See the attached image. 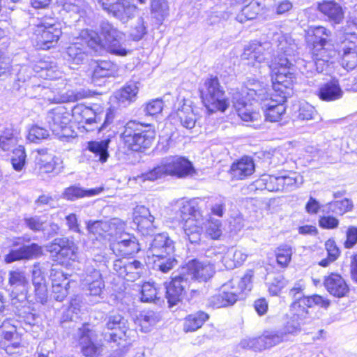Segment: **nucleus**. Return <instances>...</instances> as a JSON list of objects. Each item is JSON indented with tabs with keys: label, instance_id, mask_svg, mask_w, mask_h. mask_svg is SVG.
<instances>
[{
	"label": "nucleus",
	"instance_id": "20",
	"mask_svg": "<svg viewBox=\"0 0 357 357\" xmlns=\"http://www.w3.org/2000/svg\"><path fill=\"white\" fill-rule=\"evenodd\" d=\"M47 248L49 252H55L58 257L64 260L75 261L77 258L78 248L73 241L68 238H56Z\"/></svg>",
	"mask_w": 357,
	"mask_h": 357
},
{
	"label": "nucleus",
	"instance_id": "15",
	"mask_svg": "<svg viewBox=\"0 0 357 357\" xmlns=\"http://www.w3.org/2000/svg\"><path fill=\"white\" fill-rule=\"evenodd\" d=\"M239 298L240 290L235 288L234 281L231 280L208 298V305L213 308L226 307L233 305Z\"/></svg>",
	"mask_w": 357,
	"mask_h": 357
},
{
	"label": "nucleus",
	"instance_id": "51",
	"mask_svg": "<svg viewBox=\"0 0 357 357\" xmlns=\"http://www.w3.org/2000/svg\"><path fill=\"white\" fill-rule=\"evenodd\" d=\"M165 176H167V174L162 161L161 160L160 162L152 169L137 176L136 180L142 182L146 181H154Z\"/></svg>",
	"mask_w": 357,
	"mask_h": 357
},
{
	"label": "nucleus",
	"instance_id": "9",
	"mask_svg": "<svg viewBox=\"0 0 357 357\" xmlns=\"http://www.w3.org/2000/svg\"><path fill=\"white\" fill-rule=\"evenodd\" d=\"M8 284L11 289L12 303L19 307H25L31 296H28L29 280L26 273L16 269L8 272Z\"/></svg>",
	"mask_w": 357,
	"mask_h": 357
},
{
	"label": "nucleus",
	"instance_id": "21",
	"mask_svg": "<svg viewBox=\"0 0 357 357\" xmlns=\"http://www.w3.org/2000/svg\"><path fill=\"white\" fill-rule=\"evenodd\" d=\"M134 221L143 235H152L155 229V215L144 206H137L134 213Z\"/></svg>",
	"mask_w": 357,
	"mask_h": 357
},
{
	"label": "nucleus",
	"instance_id": "43",
	"mask_svg": "<svg viewBox=\"0 0 357 357\" xmlns=\"http://www.w3.org/2000/svg\"><path fill=\"white\" fill-rule=\"evenodd\" d=\"M109 139L100 141H91L88 142L87 149L95 154V157L102 163L105 162L109 157L108 146Z\"/></svg>",
	"mask_w": 357,
	"mask_h": 357
},
{
	"label": "nucleus",
	"instance_id": "40",
	"mask_svg": "<svg viewBox=\"0 0 357 357\" xmlns=\"http://www.w3.org/2000/svg\"><path fill=\"white\" fill-rule=\"evenodd\" d=\"M52 296L57 301H63L68 294L70 282L64 278L62 273H57L52 276Z\"/></svg>",
	"mask_w": 357,
	"mask_h": 357
},
{
	"label": "nucleus",
	"instance_id": "64",
	"mask_svg": "<svg viewBox=\"0 0 357 357\" xmlns=\"http://www.w3.org/2000/svg\"><path fill=\"white\" fill-rule=\"evenodd\" d=\"M303 303L306 304L307 307H312L317 305L324 309H327L331 305L329 299L318 294L306 296L304 298Z\"/></svg>",
	"mask_w": 357,
	"mask_h": 357
},
{
	"label": "nucleus",
	"instance_id": "14",
	"mask_svg": "<svg viewBox=\"0 0 357 357\" xmlns=\"http://www.w3.org/2000/svg\"><path fill=\"white\" fill-rule=\"evenodd\" d=\"M105 328L112 331L105 333V338L108 341L116 342L117 339L126 340L135 333L129 329L128 321L119 314H110L107 317Z\"/></svg>",
	"mask_w": 357,
	"mask_h": 357
},
{
	"label": "nucleus",
	"instance_id": "50",
	"mask_svg": "<svg viewBox=\"0 0 357 357\" xmlns=\"http://www.w3.org/2000/svg\"><path fill=\"white\" fill-rule=\"evenodd\" d=\"M106 222L108 225L107 229H105L106 240L109 241H112L113 238L121 234L125 229L126 224L119 218H112Z\"/></svg>",
	"mask_w": 357,
	"mask_h": 357
},
{
	"label": "nucleus",
	"instance_id": "35",
	"mask_svg": "<svg viewBox=\"0 0 357 357\" xmlns=\"http://www.w3.org/2000/svg\"><path fill=\"white\" fill-rule=\"evenodd\" d=\"M317 95L321 100L327 102L335 101L342 97L343 91L338 81L333 79L320 86Z\"/></svg>",
	"mask_w": 357,
	"mask_h": 357
},
{
	"label": "nucleus",
	"instance_id": "37",
	"mask_svg": "<svg viewBox=\"0 0 357 357\" xmlns=\"http://www.w3.org/2000/svg\"><path fill=\"white\" fill-rule=\"evenodd\" d=\"M92 331L83 329L79 339L81 352L86 357H96L100 353V347L92 340Z\"/></svg>",
	"mask_w": 357,
	"mask_h": 357
},
{
	"label": "nucleus",
	"instance_id": "32",
	"mask_svg": "<svg viewBox=\"0 0 357 357\" xmlns=\"http://www.w3.org/2000/svg\"><path fill=\"white\" fill-rule=\"evenodd\" d=\"M132 0H117L107 11L112 13L115 17L123 22L134 17L137 7L132 2Z\"/></svg>",
	"mask_w": 357,
	"mask_h": 357
},
{
	"label": "nucleus",
	"instance_id": "31",
	"mask_svg": "<svg viewBox=\"0 0 357 357\" xmlns=\"http://www.w3.org/2000/svg\"><path fill=\"white\" fill-rule=\"evenodd\" d=\"M184 233V238L192 244H199L203 231V218H199L186 220L181 223Z\"/></svg>",
	"mask_w": 357,
	"mask_h": 357
},
{
	"label": "nucleus",
	"instance_id": "4",
	"mask_svg": "<svg viewBox=\"0 0 357 357\" xmlns=\"http://www.w3.org/2000/svg\"><path fill=\"white\" fill-rule=\"evenodd\" d=\"M174 251V241L167 233H160L155 235L150 243L147 256L152 260L155 269L167 273L177 262L172 255Z\"/></svg>",
	"mask_w": 357,
	"mask_h": 357
},
{
	"label": "nucleus",
	"instance_id": "44",
	"mask_svg": "<svg viewBox=\"0 0 357 357\" xmlns=\"http://www.w3.org/2000/svg\"><path fill=\"white\" fill-rule=\"evenodd\" d=\"M322 211L326 213H335L337 215H343L347 211H349L353 208L351 201L349 199H344L340 201H334L327 203L322 206Z\"/></svg>",
	"mask_w": 357,
	"mask_h": 357
},
{
	"label": "nucleus",
	"instance_id": "45",
	"mask_svg": "<svg viewBox=\"0 0 357 357\" xmlns=\"http://www.w3.org/2000/svg\"><path fill=\"white\" fill-rule=\"evenodd\" d=\"M261 8V3L259 1H253L242 8L241 13L237 15L236 20L241 23L253 20L256 18Z\"/></svg>",
	"mask_w": 357,
	"mask_h": 357
},
{
	"label": "nucleus",
	"instance_id": "13",
	"mask_svg": "<svg viewBox=\"0 0 357 357\" xmlns=\"http://www.w3.org/2000/svg\"><path fill=\"white\" fill-rule=\"evenodd\" d=\"M336 54V52L331 43L327 45L312 47V60L306 63L305 68H309L307 71L313 73V68L315 71L322 73L326 70L330 65L331 59Z\"/></svg>",
	"mask_w": 357,
	"mask_h": 357
},
{
	"label": "nucleus",
	"instance_id": "5",
	"mask_svg": "<svg viewBox=\"0 0 357 357\" xmlns=\"http://www.w3.org/2000/svg\"><path fill=\"white\" fill-rule=\"evenodd\" d=\"M155 137V131L151 124L130 121L124 126L121 138L131 150L141 151L149 148Z\"/></svg>",
	"mask_w": 357,
	"mask_h": 357
},
{
	"label": "nucleus",
	"instance_id": "26",
	"mask_svg": "<svg viewBox=\"0 0 357 357\" xmlns=\"http://www.w3.org/2000/svg\"><path fill=\"white\" fill-rule=\"evenodd\" d=\"M238 91L233 93L232 102L238 116L244 121H255L260 117L259 112L253 110L252 103L248 104L245 97Z\"/></svg>",
	"mask_w": 357,
	"mask_h": 357
},
{
	"label": "nucleus",
	"instance_id": "56",
	"mask_svg": "<svg viewBox=\"0 0 357 357\" xmlns=\"http://www.w3.org/2000/svg\"><path fill=\"white\" fill-rule=\"evenodd\" d=\"M160 319V314L154 311L148 310L140 314V325L144 332L149 331V327L155 325Z\"/></svg>",
	"mask_w": 357,
	"mask_h": 357
},
{
	"label": "nucleus",
	"instance_id": "38",
	"mask_svg": "<svg viewBox=\"0 0 357 357\" xmlns=\"http://www.w3.org/2000/svg\"><path fill=\"white\" fill-rule=\"evenodd\" d=\"M355 41H349L344 45L341 63L347 70L354 69L357 66V38Z\"/></svg>",
	"mask_w": 357,
	"mask_h": 357
},
{
	"label": "nucleus",
	"instance_id": "63",
	"mask_svg": "<svg viewBox=\"0 0 357 357\" xmlns=\"http://www.w3.org/2000/svg\"><path fill=\"white\" fill-rule=\"evenodd\" d=\"M26 153L24 148L19 146L13 150V155L11 159L13 168L17 171H21L25 164Z\"/></svg>",
	"mask_w": 357,
	"mask_h": 357
},
{
	"label": "nucleus",
	"instance_id": "25",
	"mask_svg": "<svg viewBox=\"0 0 357 357\" xmlns=\"http://www.w3.org/2000/svg\"><path fill=\"white\" fill-rule=\"evenodd\" d=\"M42 255V248L37 243L23 245L18 249L12 250L5 255L4 260L7 264L23 259L37 258Z\"/></svg>",
	"mask_w": 357,
	"mask_h": 357
},
{
	"label": "nucleus",
	"instance_id": "16",
	"mask_svg": "<svg viewBox=\"0 0 357 357\" xmlns=\"http://www.w3.org/2000/svg\"><path fill=\"white\" fill-rule=\"evenodd\" d=\"M70 114L63 106H57L48 112L46 122L52 133L61 138L66 136L67 125L70 121Z\"/></svg>",
	"mask_w": 357,
	"mask_h": 357
},
{
	"label": "nucleus",
	"instance_id": "12",
	"mask_svg": "<svg viewBox=\"0 0 357 357\" xmlns=\"http://www.w3.org/2000/svg\"><path fill=\"white\" fill-rule=\"evenodd\" d=\"M113 270L121 278L128 281H135L145 271L144 264L132 258L118 259L114 261Z\"/></svg>",
	"mask_w": 357,
	"mask_h": 357
},
{
	"label": "nucleus",
	"instance_id": "61",
	"mask_svg": "<svg viewBox=\"0 0 357 357\" xmlns=\"http://www.w3.org/2000/svg\"><path fill=\"white\" fill-rule=\"evenodd\" d=\"M158 291L153 284L145 282L141 289V301L142 302L151 303L159 299Z\"/></svg>",
	"mask_w": 357,
	"mask_h": 357
},
{
	"label": "nucleus",
	"instance_id": "23",
	"mask_svg": "<svg viewBox=\"0 0 357 357\" xmlns=\"http://www.w3.org/2000/svg\"><path fill=\"white\" fill-rule=\"evenodd\" d=\"M241 97H245L248 101H253L261 104L266 102L269 98V94L264 84L256 80H249L245 87L241 89Z\"/></svg>",
	"mask_w": 357,
	"mask_h": 357
},
{
	"label": "nucleus",
	"instance_id": "46",
	"mask_svg": "<svg viewBox=\"0 0 357 357\" xmlns=\"http://www.w3.org/2000/svg\"><path fill=\"white\" fill-rule=\"evenodd\" d=\"M100 192L99 190L91 189L89 190H84L83 188L73 185L67 188L63 194V197L68 200H75L84 197H91L97 195Z\"/></svg>",
	"mask_w": 357,
	"mask_h": 357
},
{
	"label": "nucleus",
	"instance_id": "24",
	"mask_svg": "<svg viewBox=\"0 0 357 357\" xmlns=\"http://www.w3.org/2000/svg\"><path fill=\"white\" fill-rule=\"evenodd\" d=\"M110 248L116 255L129 256L137 253L140 250L139 244L135 236L125 234L119 240L110 244Z\"/></svg>",
	"mask_w": 357,
	"mask_h": 357
},
{
	"label": "nucleus",
	"instance_id": "54",
	"mask_svg": "<svg viewBox=\"0 0 357 357\" xmlns=\"http://www.w3.org/2000/svg\"><path fill=\"white\" fill-rule=\"evenodd\" d=\"M16 132L11 128H6L0 135V148L9 151L17 144Z\"/></svg>",
	"mask_w": 357,
	"mask_h": 357
},
{
	"label": "nucleus",
	"instance_id": "1",
	"mask_svg": "<svg viewBox=\"0 0 357 357\" xmlns=\"http://www.w3.org/2000/svg\"><path fill=\"white\" fill-rule=\"evenodd\" d=\"M273 40L277 48V55L274 59L271 58V52L266 51L265 47L259 43L253 42L244 48L241 55L242 61L245 65L255 68H266L271 70L274 66V68L277 69L274 77L284 68L288 71V74L291 75L294 82L295 77L294 73L291 72V62L292 57L297 52V45L291 37L282 33H274Z\"/></svg>",
	"mask_w": 357,
	"mask_h": 357
},
{
	"label": "nucleus",
	"instance_id": "33",
	"mask_svg": "<svg viewBox=\"0 0 357 357\" xmlns=\"http://www.w3.org/2000/svg\"><path fill=\"white\" fill-rule=\"evenodd\" d=\"M83 285L87 287L91 295L100 296L105 287L100 272L93 268H87Z\"/></svg>",
	"mask_w": 357,
	"mask_h": 357
},
{
	"label": "nucleus",
	"instance_id": "62",
	"mask_svg": "<svg viewBox=\"0 0 357 357\" xmlns=\"http://www.w3.org/2000/svg\"><path fill=\"white\" fill-rule=\"evenodd\" d=\"M292 249L290 245H282L276 250V259L281 266H287L291 261Z\"/></svg>",
	"mask_w": 357,
	"mask_h": 357
},
{
	"label": "nucleus",
	"instance_id": "58",
	"mask_svg": "<svg viewBox=\"0 0 357 357\" xmlns=\"http://www.w3.org/2000/svg\"><path fill=\"white\" fill-rule=\"evenodd\" d=\"M206 234L212 239H218L222 234V222L220 220L210 218L205 226Z\"/></svg>",
	"mask_w": 357,
	"mask_h": 357
},
{
	"label": "nucleus",
	"instance_id": "52",
	"mask_svg": "<svg viewBox=\"0 0 357 357\" xmlns=\"http://www.w3.org/2000/svg\"><path fill=\"white\" fill-rule=\"evenodd\" d=\"M48 216L46 215H34L24 218V223L27 227L33 231H43L46 229Z\"/></svg>",
	"mask_w": 357,
	"mask_h": 357
},
{
	"label": "nucleus",
	"instance_id": "17",
	"mask_svg": "<svg viewBox=\"0 0 357 357\" xmlns=\"http://www.w3.org/2000/svg\"><path fill=\"white\" fill-rule=\"evenodd\" d=\"M167 175L185 177L194 171L192 164L184 157L169 156L162 159Z\"/></svg>",
	"mask_w": 357,
	"mask_h": 357
},
{
	"label": "nucleus",
	"instance_id": "57",
	"mask_svg": "<svg viewBox=\"0 0 357 357\" xmlns=\"http://www.w3.org/2000/svg\"><path fill=\"white\" fill-rule=\"evenodd\" d=\"M280 183H282V191H291L298 187L303 182L301 176L292 173L288 176H280Z\"/></svg>",
	"mask_w": 357,
	"mask_h": 357
},
{
	"label": "nucleus",
	"instance_id": "39",
	"mask_svg": "<svg viewBox=\"0 0 357 357\" xmlns=\"http://www.w3.org/2000/svg\"><path fill=\"white\" fill-rule=\"evenodd\" d=\"M57 1L75 22L79 21L85 14L86 3L84 0H57Z\"/></svg>",
	"mask_w": 357,
	"mask_h": 357
},
{
	"label": "nucleus",
	"instance_id": "49",
	"mask_svg": "<svg viewBox=\"0 0 357 357\" xmlns=\"http://www.w3.org/2000/svg\"><path fill=\"white\" fill-rule=\"evenodd\" d=\"M3 338L6 342H5L6 345V351L8 354L13 353V349L18 348L20 345V337L19 336L18 333L16 331V328L14 326H12L10 330L4 331L3 332Z\"/></svg>",
	"mask_w": 357,
	"mask_h": 357
},
{
	"label": "nucleus",
	"instance_id": "19",
	"mask_svg": "<svg viewBox=\"0 0 357 357\" xmlns=\"http://www.w3.org/2000/svg\"><path fill=\"white\" fill-rule=\"evenodd\" d=\"M304 298L300 301H293L289 307L290 316L284 323L286 325L297 326L296 335L301 331L302 326L310 321V315Z\"/></svg>",
	"mask_w": 357,
	"mask_h": 357
},
{
	"label": "nucleus",
	"instance_id": "28",
	"mask_svg": "<svg viewBox=\"0 0 357 357\" xmlns=\"http://www.w3.org/2000/svg\"><path fill=\"white\" fill-rule=\"evenodd\" d=\"M59 162H60V160L58 158L47 153L45 151H38V155L36 157V164L40 174L51 172H55L56 174H59L63 168V167H59Z\"/></svg>",
	"mask_w": 357,
	"mask_h": 357
},
{
	"label": "nucleus",
	"instance_id": "59",
	"mask_svg": "<svg viewBox=\"0 0 357 357\" xmlns=\"http://www.w3.org/2000/svg\"><path fill=\"white\" fill-rule=\"evenodd\" d=\"M298 118L303 121L321 119L315 108L307 102L301 105Z\"/></svg>",
	"mask_w": 357,
	"mask_h": 357
},
{
	"label": "nucleus",
	"instance_id": "27",
	"mask_svg": "<svg viewBox=\"0 0 357 357\" xmlns=\"http://www.w3.org/2000/svg\"><path fill=\"white\" fill-rule=\"evenodd\" d=\"M255 169V165L253 159L245 156L232 163L229 174L233 179L243 180L251 176Z\"/></svg>",
	"mask_w": 357,
	"mask_h": 357
},
{
	"label": "nucleus",
	"instance_id": "55",
	"mask_svg": "<svg viewBox=\"0 0 357 357\" xmlns=\"http://www.w3.org/2000/svg\"><path fill=\"white\" fill-rule=\"evenodd\" d=\"M151 11L154 17L162 22L169 13V6L166 0H151Z\"/></svg>",
	"mask_w": 357,
	"mask_h": 357
},
{
	"label": "nucleus",
	"instance_id": "42",
	"mask_svg": "<svg viewBox=\"0 0 357 357\" xmlns=\"http://www.w3.org/2000/svg\"><path fill=\"white\" fill-rule=\"evenodd\" d=\"M208 318V314L202 311L191 314L185 319L183 331L186 333L195 331L201 328Z\"/></svg>",
	"mask_w": 357,
	"mask_h": 357
},
{
	"label": "nucleus",
	"instance_id": "60",
	"mask_svg": "<svg viewBox=\"0 0 357 357\" xmlns=\"http://www.w3.org/2000/svg\"><path fill=\"white\" fill-rule=\"evenodd\" d=\"M280 176H275L272 175H264L259 181L261 183L264 188L271 192L282 191V185L280 183Z\"/></svg>",
	"mask_w": 357,
	"mask_h": 357
},
{
	"label": "nucleus",
	"instance_id": "53",
	"mask_svg": "<svg viewBox=\"0 0 357 357\" xmlns=\"http://www.w3.org/2000/svg\"><path fill=\"white\" fill-rule=\"evenodd\" d=\"M139 91L137 82H128L119 91V100L122 102L135 101Z\"/></svg>",
	"mask_w": 357,
	"mask_h": 357
},
{
	"label": "nucleus",
	"instance_id": "3",
	"mask_svg": "<svg viewBox=\"0 0 357 357\" xmlns=\"http://www.w3.org/2000/svg\"><path fill=\"white\" fill-rule=\"evenodd\" d=\"M272 82L273 90L278 93V99L268 98L266 102L260 105L264 110L266 120L276 122L281 119L286 111L284 103L293 93L294 82L291 75L288 74V71L284 68L275 77H272Z\"/></svg>",
	"mask_w": 357,
	"mask_h": 357
},
{
	"label": "nucleus",
	"instance_id": "22",
	"mask_svg": "<svg viewBox=\"0 0 357 357\" xmlns=\"http://www.w3.org/2000/svg\"><path fill=\"white\" fill-rule=\"evenodd\" d=\"M202 200L195 198L192 199H182L178 202V214L180 218V222L182 223L186 220L202 218L200 204Z\"/></svg>",
	"mask_w": 357,
	"mask_h": 357
},
{
	"label": "nucleus",
	"instance_id": "48",
	"mask_svg": "<svg viewBox=\"0 0 357 357\" xmlns=\"http://www.w3.org/2000/svg\"><path fill=\"white\" fill-rule=\"evenodd\" d=\"M116 66L109 61H100L93 69V77H109L114 76L116 73Z\"/></svg>",
	"mask_w": 357,
	"mask_h": 357
},
{
	"label": "nucleus",
	"instance_id": "36",
	"mask_svg": "<svg viewBox=\"0 0 357 357\" xmlns=\"http://www.w3.org/2000/svg\"><path fill=\"white\" fill-rule=\"evenodd\" d=\"M248 255L242 250L235 247H225L222 263L226 268L233 269L241 266L245 261Z\"/></svg>",
	"mask_w": 357,
	"mask_h": 357
},
{
	"label": "nucleus",
	"instance_id": "2",
	"mask_svg": "<svg viewBox=\"0 0 357 357\" xmlns=\"http://www.w3.org/2000/svg\"><path fill=\"white\" fill-rule=\"evenodd\" d=\"M214 273L213 265L210 261L195 259L190 261L165 286L166 298L169 306L181 301L187 289H190L194 294L197 293L195 284L197 282H206L213 277Z\"/></svg>",
	"mask_w": 357,
	"mask_h": 357
},
{
	"label": "nucleus",
	"instance_id": "11",
	"mask_svg": "<svg viewBox=\"0 0 357 357\" xmlns=\"http://www.w3.org/2000/svg\"><path fill=\"white\" fill-rule=\"evenodd\" d=\"M37 45L43 50L54 46L62 34L60 23L51 20L50 22H43L36 30Z\"/></svg>",
	"mask_w": 357,
	"mask_h": 357
},
{
	"label": "nucleus",
	"instance_id": "7",
	"mask_svg": "<svg viewBox=\"0 0 357 357\" xmlns=\"http://www.w3.org/2000/svg\"><path fill=\"white\" fill-rule=\"evenodd\" d=\"M82 37L86 40L87 45L75 43L67 47L64 58L70 65L71 68L73 66H79L83 64L89 59V47L95 49L100 44V38L98 34L93 31L86 30L82 33Z\"/></svg>",
	"mask_w": 357,
	"mask_h": 357
},
{
	"label": "nucleus",
	"instance_id": "10",
	"mask_svg": "<svg viewBox=\"0 0 357 357\" xmlns=\"http://www.w3.org/2000/svg\"><path fill=\"white\" fill-rule=\"evenodd\" d=\"M100 33L104 37V44L107 50L117 56H124L129 51L126 49V45L123 43V34L122 32L114 28L108 22H102L100 24ZM102 45V41L98 46Z\"/></svg>",
	"mask_w": 357,
	"mask_h": 357
},
{
	"label": "nucleus",
	"instance_id": "34",
	"mask_svg": "<svg viewBox=\"0 0 357 357\" xmlns=\"http://www.w3.org/2000/svg\"><path fill=\"white\" fill-rule=\"evenodd\" d=\"M175 115L181 125L187 129L193 128L200 119L198 110L186 104L178 108Z\"/></svg>",
	"mask_w": 357,
	"mask_h": 357
},
{
	"label": "nucleus",
	"instance_id": "8",
	"mask_svg": "<svg viewBox=\"0 0 357 357\" xmlns=\"http://www.w3.org/2000/svg\"><path fill=\"white\" fill-rule=\"evenodd\" d=\"M72 116L78 123L82 124L87 131L97 129L100 132L111 122L107 113H97L84 105L75 106L72 109Z\"/></svg>",
	"mask_w": 357,
	"mask_h": 357
},
{
	"label": "nucleus",
	"instance_id": "47",
	"mask_svg": "<svg viewBox=\"0 0 357 357\" xmlns=\"http://www.w3.org/2000/svg\"><path fill=\"white\" fill-rule=\"evenodd\" d=\"M86 229L91 236H94L99 241L106 240V229L108 227L106 221L89 220L86 222Z\"/></svg>",
	"mask_w": 357,
	"mask_h": 357
},
{
	"label": "nucleus",
	"instance_id": "30",
	"mask_svg": "<svg viewBox=\"0 0 357 357\" xmlns=\"http://www.w3.org/2000/svg\"><path fill=\"white\" fill-rule=\"evenodd\" d=\"M317 9L328 20L334 24H340L344 18L342 6L334 1H323L317 3Z\"/></svg>",
	"mask_w": 357,
	"mask_h": 357
},
{
	"label": "nucleus",
	"instance_id": "41",
	"mask_svg": "<svg viewBox=\"0 0 357 357\" xmlns=\"http://www.w3.org/2000/svg\"><path fill=\"white\" fill-rule=\"evenodd\" d=\"M331 34V31L324 26L312 27L308 31L307 41L312 43V47L327 45L331 43L328 39Z\"/></svg>",
	"mask_w": 357,
	"mask_h": 357
},
{
	"label": "nucleus",
	"instance_id": "18",
	"mask_svg": "<svg viewBox=\"0 0 357 357\" xmlns=\"http://www.w3.org/2000/svg\"><path fill=\"white\" fill-rule=\"evenodd\" d=\"M297 326L286 325L280 331L267 332L260 336L261 349L273 347L282 342L288 341L291 336L296 335Z\"/></svg>",
	"mask_w": 357,
	"mask_h": 357
},
{
	"label": "nucleus",
	"instance_id": "6",
	"mask_svg": "<svg viewBox=\"0 0 357 357\" xmlns=\"http://www.w3.org/2000/svg\"><path fill=\"white\" fill-rule=\"evenodd\" d=\"M202 101L210 112H225L229 102L217 77L207 78L200 88Z\"/></svg>",
	"mask_w": 357,
	"mask_h": 357
},
{
	"label": "nucleus",
	"instance_id": "29",
	"mask_svg": "<svg viewBox=\"0 0 357 357\" xmlns=\"http://www.w3.org/2000/svg\"><path fill=\"white\" fill-rule=\"evenodd\" d=\"M326 290L333 296L342 298L349 292V287L344 279L339 274L331 273L324 279Z\"/></svg>",
	"mask_w": 357,
	"mask_h": 357
}]
</instances>
